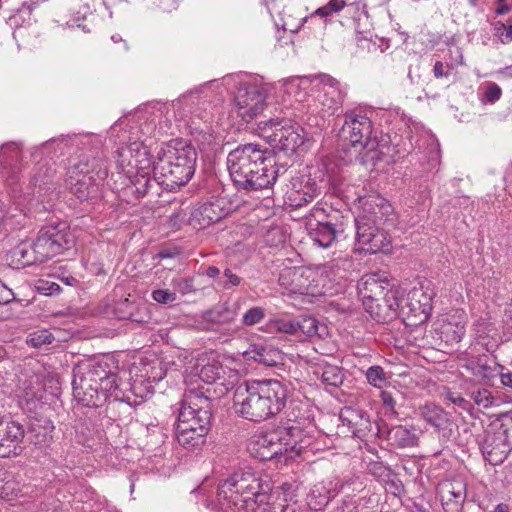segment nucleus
Returning <instances> with one entry per match:
<instances>
[{
  "label": "nucleus",
  "mask_w": 512,
  "mask_h": 512,
  "mask_svg": "<svg viewBox=\"0 0 512 512\" xmlns=\"http://www.w3.org/2000/svg\"><path fill=\"white\" fill-rule=\"evenodd\" d=\"M58 142L65 145L71 142L83 146L80 153L70 161L67 168V182L71 192L80 201H97L101 197L99 181L108 175L101 141L93 135H62L45 142L43 146L48 147Z\"/></svg>",
  "instance_id": "obj_1"
},
{
  "label": "nucleus",
  "mask_w": 512,
  "mask_h": 512,
  "mask_svg": "<svg viewBox=\"0 0 512 512\" xmlns=\"http://www.w3.org/2000/svg\"><path fill=\"white\" fill-rule=\"evenodd\" d=\"M227 168L234 185L247 191L271 188L287 173L285 165H276L266 149L253 143L232 150L227 156Z\"/></svg>",
  "instance_id": "obj_2"
},
{
  "label": "nucleus",
  "mask_w": 512,
  "mask_h": 512,
  "mask_svg": "<svg viewBox=\"0 0 512 512\" xmlns=\"http://www.w3.org/2000/svg\"><path fill=\"white\" fill-rule=\"evenodd\" d=\"M290 394L289 385L276 379L247 381L235 392V412L246 420L261 422L281 413Z\"/></svg>",
  "instance_id": "obj_3"
},
{
  "label": "nucleus",
  "mask_w": 512,
  "mask_h": 512,
  "mask_svg": "<svg viewBox=\"0 0 512 512\" xmlns=\"http://www.w3.org/2000/svg\"><path fill=\"white\" fill-rule=\"evenodd\" d=\"M361 212L354 219L358 250L369 254L389 250V232L395 228L397 217L392 205L379 196L359 198Z\"/></svg>",
  "instance_id": "obj_4"
},
{
  "label": "nucleus",
  "mask_w": 512,
  "mask_h": 512,
  "mask_svg": "<svg viewBox=\"0 0 512 512\" xmlns=\"http://www.w3.org/2000/svg\"><path fill=\"white\" fill-rule=\"evenodd\" d=\"M142 118L139 115H129L119 119L110 128L111 136L118 139L119 145L115 151L116 165L127 175L134 174V171L145 172L151 167L150 153L144 144V137L153 132V125L146 121L141 122Z\"/></svg>",
  "instance_id": "obj_5"
},
{
  "label": "nucleus",
  "mask_w": 512,
  "mask_h": 512,
  "mask_svg": "<svg viewBox=\"0 0 512 512\" xmlns=\"http://www.w3.org/2000/svg\"><path fill=\"white\" fill-rule=\"evenodd\" d=\"M197 153L184 139H173L165 143L153 162L154 179L167 191H174L187 184L195 172Z\"/></svg>",
  "instance_id": "obj_6"
},
{
  "label": "nucleus",
  "mask_w": 512,
  "mask_h": 512,
  "mask_svg": "<svg viewBox=\"0 0 512 512\" xmlns=\"http://www.w3.org/2000/svg\"><path fill=\"white\" fill-rule=\"evenodd\" d=\"M267 490L255 473L236 471L218 485V512H250L265 500Z\"/></svg>",
  "instance_id": "obj_7"
},
{
  "label": "nucleus",
  "mask_w": 512,
  "mask_h": 512,
  "mask_svg": "<svg viewBox=\"0 0 512 512\" xmlns=\"http://www.w3.org/2000/svg\"><path fill=\"white\" fill-rule=\"evenodd\" d=\"M350 217L342 215L331 207L325 208L317 203L309 213L306 223L307 235L314 245L320 248H330L346 238V230Z\"/></svg>",
  "instance_id": "obj_8"
},
{
  "label": "nucleus",
  "mask_w": 512,
  "mask_h": 512,
  "mask_svg": "<svg viewBox=\"0 0 512 512\" xmlns=\"http://www.w3.org/2000/svg\"><path fill=\"white\" fill-rule=\"evenodd\" d=\"M301 435L299 426L279 427L265 434L255 435L248 448L251 454L262 461L288 452L300 454L305 448Z\"/></svg>",
  "instance_id": "obj_9"
},
{
  "label": "nucleus",
  "mask_w": 512,
  "mask_h": 512,
  "mask_svg": "<svg viewBox=\"0 0 512 512\" xmlns=\"http://www.w3.org/2000/svg\"><path fill=\"white\" fill-rule=\"evenodd\" d=\"M341 134L362 155L363 161L374 163L380 160L378 141L372 137V122L366 115L346 112Z\"/></svg>",
  "instance_id": "obj_10"
},
{
  "label": "nucleus",
  "mask_w": 512,
  "mask_h": 512,
  "mask_svg": "<svg viewBox=\"0 0 512 512\" xmlns=\"http://www.w3.org/2000/svg\"><path fill=\"white\" fill-rule=\"evenodd\" d=\"M211 419L212 402L210 397L200 389L187 390L179 410L178 424H186L188 428L208 433Z\"/></svg>",
  "instance_id": "obj_11"
},
{
  "label": "nucleus",
  "mask_w": 512,
  "mask_h": 512,
  "mask_svg": "<svg viewBox=\"0 0 512 512\" xmlns=\"http://www.w3.org/2000/svg\"><path fill=\"white\" fill-rule=\"evenodd\" d=\"M259 127L271 146L285 154L294 153L304 143L303 129L291 120L270 118Z\"/></svg>",
  "instance_id": "obj_12"
},
{
  "label": "nucleus",
  "mask_w": 512,
  "mask_h": 512,
  "mask_svg": "<svg viewBox=\"0 0 512 512\" xmlns=\"http://www.w3.org/2000/svg\"><path fill=\"white\" fill-rule=\"evenodd\" d=\"M268 86L261 80L242 83L235 95L237 114L245 122L260 115L266 107Z\"/></svg>",
  "instance_id": "obj_13"
},
{
  "label": "nucleus",
  "mask_w": 512,
  "mask_h": 512,
  "mask_svg": "<svg viewBox=\"0 0 512 512\" xmlns=\"http://www.w3.org/2000/svg\"><path fill=\"white\" fill-rule=\"evenodd\" d=\"M35 241L37 253L47 261L69 249L74 243V235L67 222L61 221L42 227Z\"/></svg>",
  "instance_id": "obj_14"
},
{
  "label": "nucleus",
  "mask_w": 512,
  "mask_h": 512,
  "mask_svg": "<svg viewBox=\"0 0 512 512\" xmlns=\"http://www.w3.org/2000/svg\"><path fill=\"white\" fill-rule=\"evenodd\" d=\"M74 376L81 378L86 383L100 386L102 390L107 391L114 395L115 400L127 401L130 403V398L124 399L121 395V389L118 384V376L111 370L110 364L102 359L91 361L88 364L78 367L74 370Z\"/></svg>",
  "instance_id": "obj_15"
},
{
  "label": "nucleus",
  "mask_w": 512,
  "mask_h": 512,
  "mask_svg": "<svg viewBox=\"0 0 512 512\" xmlns=\"http://www.w3.org/2000/svg\"><path fill=\"white\" fill-rule=\"evenodd\" d=\"M279 180L288 181L284 197L286 204L290 207L300 208L320 194L316 181L310 175L300 174L287 168V173Z\"/></svg>",
  "instance_id": "obj_16"
},
{
  "label": "nucleus",
  "mask_w": 512,
  "mask_h": 512,
  "mask_svg": "<svg viewBox=\"0 0 512 512\" xmlns=\"http://www.w3.org/2000/svg\"><path fill=\"white\" fill-rule=\"evenodd\" d=\"M316 274L309 268L285 267L279 274V284L292 294L309 295L315 293Z\"/></svg>",
  "instance_id": "obj_17"
},
{
  "label": "nucleus",
  "mask_w": 512,
  "mask_h": 512,
  "mask_svg": "<svg viewBox=\"0 0 512 512\" xmlns=\"http://www.w3.org/2000/svg\"><path fill=\"white\" fill-rule=\"evenodd\" d=\"M26 430L15 420L0 421V458L20 455L25 449Z\"/></svg>",
  "instance_id": "obj_18"
},
{
  "label": "nucleus",
  "mask_w": 512,
  "mask_h": 512,
  "mask_svg": "<svg viewBox=\"0 0 512 512\" xmlns=\"http://www.w3.org/2000/svg\"><path fill=\"white\" fill-rule=\"evenodd\" d=\"M339 419L354 437L361 440H369L379 433L378 426L371 421L369 414L364 410L343 407L340 410Z\"/></svg>",
  "instance_id": "obj_19"
},
{
  "label": "nucleus",
  "mask_w": 512,
  "mask_h": 512,
  "mask_svg": "<svg viewBox=\"0 0 512 512\" xmlns=\"http://www.w3.org/2000/svg\"><path fill=\"white\" fill-rule=\"evenodd\" d=\"M72 386L74 399L85 407H100L109 397H114L113 394L102 390L100 386L86 383L85 380L76 376L73 377Z\"/></svg>",
  "instance_id": "obj_20"
},
{
  "label": "nucleus",
  "mask_w": 512,
  "mask_h": 512,
  "mask_svg": "<svg viewBox=\"0 0 512 512\" xmlns=\"http://www.w3.org/2000/svg\"><path fill=\"white\" fill-rule=\"evenodd\" d=\"M445 512H461L466 500V483L462 480H445L438 488Z\"/></svg>",
  "instance_id": "obj_21"
},
{
  "label": "nucleus",
  "mask_w": 512,
  "mask_h": 512,
  "mask_svg": "<svg viewBox=\"0 0 512 512\" xmlns=\"http://www.w3.org/2000/svg\"><path fill=\"white\" fill-rule=\"evenodd\" d=\"M342 489L343 483L338 478L316 483L307 495V504L315 511L322 510Z\"/></svg>",
  "instance_id": "obj_22"
},
{
  "label": "nucleus",
  "mask_w": 512,
  "mask_h": 512,
  "mask_svg": "<svg viewBox=\"0 0 512 512\" xmlns=\"http://www.w3.org/2000/svg\"><path fill=\"white\" fill-rule=\"evenodd\" d=\"M419 416L442 437L449 438L451 436L453 422L449 414L440 406L427 403L419 408Z\"/></svg>",
  "instance_id": "obj_23"
},
{
  "label": "nucleus",
  "mask_w": 512,
  "mask_h": 512,
  "mask_svg": "<svg viewBox=\"0 0 512 512\" xmlns=\"http://www.w3.org/2000/svg\"><path fill=\"white\" fill-rule=\"evenodd\" d=\"M37 251L36 241L32 244L22 242L8 251L6 260L9 265L17 269L45 262Z\"/></svg>",
  "instance_id": "obj_24"
},
{
  "label": "nucleus",
  "mask_w": 512,
  "mask_h": 512,
  "mask_svg": "<svg viewBox=\"0 0 512 512\" xmlns=\"http://www.w3.org/2000/svg\"><path fill=\"white\" fill-rule=\"evenodd\" d=\"M511 447L503 434L488 438L483 447L486 459L493 465L501 464L508 456Z\"/></svg>",
  "instance_id": "obj_25"
},
{
  "label": "nucleus",
  "mask_w": 512,
  "mask_h": 512,
  "mask_svg": "<svg viewBox=\"0 0 512 512\" xmlns=\"http://www.w3.org/2000/svg\"><path fill=\"white\" fill-rule=\"evenodd\" d=\"M383 304H377L378 310L383 308L387 309V312L382 315L380 311L374 312L369 310L371 315L377 319V321L385 320L386 318H392L398 314L404 315V304L403 297L399 298L396 291L389 290L383 294Z\"/></svg>",
  "instance_id": "obj_26"
},
{
  "label": "nucleus",
  "mask_w": 512,
  "mask_h": 512,
  "mask_svg": "<svg viewBox=\"0 0 512 512\" xmlns=\"http://www.w3.org/2000/svg\"><path fill=\"white\" fill-rule=\"evenodd\" d=\"M390 443L399 448H412L418 446L419 438L413 429L403 425L392 426L387 431Z\"/></svg>",
  "instance_id": "obj_27"
},
{
  "label": "nucleus",
  "mask_w": 512,
  "mask_h": 512,
  "mask_svg": "<svg viewBox=\"0 0 512 512\" xmlns=\"http://www.w3.org/2000/svg\"><path fill=\"white\" fill-rule=\"evenodd\" d=\"M22 159V146L18 142H7L1 146L0 166L2 169L15 173Z\"/></svg>",
  "instance_id": "obj_28"
},
{
  "label": "nucleus",
  "mask_w": 512,
  "mask_h": 512,
  "mask_svg": "<svg viewBox=\"0 0 512 512\" xmlns=\"http://www.w3.org/2000/svg\"><path fill=\"white\" fill-rule=\"evenodd\" d=\"M207 434L208 433H201L197 429L188 428L186 424H177V441L187 450L199 449L205 444Z\"/></svg>",
  "instance_id": "obj_29"
},
{
  "label": "nucleus",
  "mask_w": 512,
  "mask_h": 512,
  "mask_svg": "<svg viewBox=\"0 0 512 512\" xmlns=\"http://www.w3.org/2000/svg\"><path fill=\"white\" fill-rule=\"evenodd\" d=\"M246 360L258 362L266 366H274L278 362V352L261 343L251 344L243 353Z\"/></svg>",
  "instance_id": "obj_30"
},
{
  "label": "nucleus",
  "mask_w": 512,
  "mask_h": 512,
  "mask_svg": "<svg viewBox=\"0 0 512 512\" xmlns=\"http://www.w3.org/2000/svg\"><path fill=\"white\" fill-rule=\"evenodd\" d=\"M222 217L223 212L220 206L212 202L204 203L192 213V221L198 224L200 228H206L218 222Z\"/></svg>",
  "instance_id": "obj_31"
},
{
  "label": "nucleus",
  "mask_w": 512,
  "mask_h": 512,
  "mask_svg": "<svg viewBox=\"0 0 512 512\" xmlns=\"http://www.w3.org/2000/svg\"><path fill=\"white\" fill-rule=\"evenodd\" d=\"M54 426L49 420H35L30 424L26 437L31 443L38 446H46L52 439Z\"/></svg>",
  "instance_id": "obj_32"
},
{
  "label": "nucleus",
  "mask_w": 512,
  "mask_h": 512,
  "mask_svg": "<svg viewBox=\"0 0 512 512\" xmlns=\"http://www.w3.org/2000/svg\"><path fill=\"white\" fill-rule=\"evenodd\" d=\"M195 370L200 380L207 384L216 383L224 374L221 363L214 359L206 361L204 358H199Z\"/></svg>",
  "instance_id": "obj_33"
},
{
  "label": "nucleus",
  "mask_w": 512,
  "mask_h": 512,
  "mask_svg": "<svg viewBox=\"0 0 512 512\" xmlns=\"http://www.w3.org/2000/svg\"><path fill=\"white\" fill-rule=\"evenodd\" d=\"M358 290L366 300L379 301V297L384 294V286L375 274L365 275L358 283Z\"/></svg>",
  "instance_id": "obj_34"
},
{
  "label": "nucleus",
  "mask_w": 512,
  "mask_h": 512,
  "mask_svg": "<svg viewBox=\"0 0 512 512\" xmlns=\"http://www.w3.org/2000/svg\"><path fill=\"white\" fill-rule=\"evenodd\" d=\"M237 315L236 308L228 302L218 303L204 313V319L211 323L225 324L234 321Z\"/></svg>",
  "instance_id": "obj_35"
},
{
  "label": "nucleus",
  "mask_w": 512,
  "mask_h": 512,
  "mask_svg": "<svg viewBox=\"0 0 512 512\" xmlns=\"http://www.w3.org/2000/svg\"><path fill=\"white\" fill-rule=\"evenodd\" d=\"M347 96V89L324 91L318 96V101L322 105L324 115L335 114L342 106Z\"/></svg>",
  "instance_id": "obj_36"
},
{
  "label": "nucleus",
  "mask_w": 512,
  "mask_h": 512,
  "mask_svg": "<svg viewBox=\"0 0 512 512\" xmlns=\"http://www.w3.org/2000/svg\"><path fill=\"white\" fill-rule=\"evenodd\" d=\"M147 13L153 17L171 14L179 7L178 0H143Z\"/></svg>",
  "instance_id": "obj_37"
},
{
  "label": "nucleus",
  "mask_w": 512,
  "mask_h": 512,
  "mask_svg": "<svg viewBox=\"0 0 512 512\" xmlns=\"http://www.w3.org/2000/svg\"><path fill=\"white\" fill-rule=\"evenodd\" d=\"M433 297L434 292L428 287L426 289H424V287H415L409 291V300L419 302L422 307V312H424V319H427L431 312Z\"/></svg>",
  "instance_id": "obj_38"
},
{
  "label": "nucleus",
  "mask_w": 512,
  "mask_h": 512,
  "mask_svg": "<svg viewBox=\"0 0 512 512\" xmlns=\"http://www.w3.org/2000/svg\"><path fill=\"white\" fill-rule=\"evenodd\" d=\"M297 323L299 331L306 336H318L323 338L327 334V327L324 324H320L319 321L312 316L303 317L297 320Z\"/></svg>",
  "instance_id": "obj_39"
},
{
  "label": "nucleus",
  "mask_w": 512,
  "mask_h": 512,
  "mask_svg": "<svg viewBox=\"0 0 512 512\" xmlns=\"http://www.w3.org/2000/svg\"><path fill=\"white\" fill-rule=\"evenodd\" d=\"M345 372L343 368L335 365H325L321 373V381L326 386L339 387L343 384Z\"/></svg>",
  "instance_id": "obj_40"
},
{
  "label": "nucleus",
  "mask_w": 512,
  "mask_h": 512,
  "mask_svg": "<svg viewBox=\"0 0 512 512\" xmlns=\"http://www.w3.org/2000/svg\"><path fill=\"white\" fill-rule=\"evenodd\" d=\"M134 173L136 174L133 182L134 193L137 197H143L150 191L153 184L157 182L149 176V169L145 170V172L134 171Z\"/></svg>",
  "instance_id": "obj_41"
},
{
  "label": "nucleus",
  "mask_w": 512,
  "mask_h": 512,
  "mask_svg": "<svg viewBox=\"0 0 512 512\" xmlns=\"http://www.w3.org/2000/svg\"><path fill=\"white\" fill-rule=\"evenodd\" d=\"M465 334L464 325L446 322L441 326V337L447 343H459Z\"/></svg>",
  "instance_id": "obj_42"
},
{
  "label": "nucleus",
  "mask_w": 512,
  "mask_h": 512,
  "mask_svg": "<svg viewBox=\"0 0 512 512\" xmlns=\"http://www.w3.org/2000/svg\"><path fill=\"white\" fill-rule=\"evenodd\" d=\"M365 376L367 379V382L378 389H381L384 387V385L388 382V375L384 371V369L379 365H374L369 367L366 372Z\"/></svg>",
  "instance_id": "obj_43"
},
{
  "label": "nucleus",
  "mask_w": 512,
  "mask_h": 512,
  "mask_svg": "<svg viewBox=\"0 0 512 512\" xmlns=\"http://www.w3.org/2000/svg\"><path fill=\"white\" fill-rule=\"evenodd\" d=\"M210 82L201 84L190 91L180 95L177 99L171 102V106L174 110H180L183 106L188 105V102L191 101L194 103V99L198 98L204 90L207 88Z\"/></svg>",
  "instance_id": "obj_44"
},
{
  "label": "nucleus",
  "mask_w": 512,
  "mask_h": 512,
  "mask_svg": "<svg viewBox=\"0 0 512 512\" xmlns=\"http://www.w3.org/2000/svg\"><path fill=\"white\" fill-rule=\"evenodd\" d=\"M268 327L271 332H279L291 335L299 332L297 321L290 319H273L269 322Z\"/></svg>",
  "instance_id": "obj_45"
},
{
  "label": "nucleus",
  "mask_w": 512,
  "mask_h": 512,
  "mask_svg": "<svg viewBox=\"0 0 512 512\" xmlns=\"http://www.w3.org/2000/svg\"><path fill=\"white\" fill-rule=\"evenodd\" d=\"M54 340V337L51 332L48 330H38L33 333H30L27 337V344L39 348L43 345L51 344Z\"/></svg>",
  "instance_id": "obj_46"
},
{
  "label": "nucleus",
  "mask_w": 512,
  "mask_h": 512,
  "mask_svg": "<svg viewBox=\"0 0 512 512\" xmlns=\"http://www.w3.org/2000/svg\"><path fill=\"white\" fill-rule=\"evenodd\" d=\"M265 317V309L259 306L248 309L242 316L244 326H253L260 323Z\"/></svg>",
  "instance_id": "obj_47"
},
{
  "label": "nucleus",
  "mask_w": 512,
  "mask_h": 512,
  "mask_svg": "<svg viewBox=\"0 0 512 512\" xmlns=\"http://www.w3.org/2000/svg\"><path fill=\"white\" fill-rule=\"evenodd\" d=\"M171 286L175 292H179L182 295L190 294L195 292L194 279L191 277H177L171 280Z\"/></svg>",
  "instance_id": "obj_48"
},
{
  "label": "nucleus",
  "mask_w": 512,
  "mask_h": 512,
  "mask_svg": "<svg viewBox=\"0 0 512 512\" xmlns=\"http://www.w3.org/2000/svg\"><path fill=\"white\" fill-rule=\"evenodd\" d=\"M346 5L345 0H329L326 5L318 8L314 14L321 18H326L333 13L340 12Z\"/></svg>",
  "instance_id": "obj_49"
},
{
  "label": "nucleus",
  "mask_w": 512,
  "mask_h": 512,
  "mask_svg": "<svg viewBox=\"0 0 512 512\" xmlns=\"http://www.w3.org/2000/svg\"><path fill=\"white\" fill-rule=\"evenodd\" d=\"M313 80L318 81L319 84H322L324 87V91L347 89L346 85L341 84L337 79H335L329 74H317L313 77Z\"/></svg>",
  "instance_id": "obj_50"
},
{
  "label": "nucleus",
  "mask_w": 512,
  "mask_h": 512,
  "mask_svg": "<svg viewBox=\"0 0 512 512\" xmlns=\"http://www.w3.org/2000/svg\"><path fill=\"white\" fill-rule=\"evenodd\" d=\"M474 403L482 408H489L493 404V396L487 389H477L471 392Z\"/></svg>",
  "instance_id": "obj_51"
},
{
  "label": "nucleus",
  "mask_w": 512,
  "mask_h": 512,
  "mask_svg": "<svg viewBox=\"0 0 512 512\" xmlns=\"http://www.w3.org/2000/svg\"><path fill=\"white\" fill-rule=\"evenodd\" d=\"M55 170L50 167H46L45 165H41L38 168V171L34 174L32 181L35 186H43L48 184L54 177Z\"/></svg>",
  "instance_id": "obj_52"
},
{
  "label": "nucleus",
  "mask_w": 512,
  "mask_h": 512,
  "mask_svg": "<svg viewBox=\"0 0 512 512\" xmlns=\"http://www.w3.org/2000/svg\"><path fill=\"white\" fill-rule=\"evenodd\" d=\"M152 299L158 304L169 305L177 300V294L175 291L168 289H156L151 293Z\"/></svg>",
  "instance_id": "obj_53"
},
{
  "label": "nucleus",
  "mask_w": 512,
  "mask_h": 512,
  "mask_svg": "<svg viewBox=\"0 0 512 512\" xmlns=\"http://www.w3.org/2000/svg\"><path fill=\"white\" fill-rule=\"evenodd\" d=\"M38 6V2L34 0H30L29 2H24L21 7L17 9L16 14H14L11 19L17 23L18 19H22L23 21H30L31 14L33 10Z\"/></svg>",
  "instance_id": "obj_54"
},
{
  "label": "nucleus",
  "mask_w": 512,
  "mask_h": 512,
  "mask_svg": "<svg viewBox=\"0 0 512 512\" xmlns=\"http://www.w3.org/2000/svg\"><path fill=\"white\" fill-rule=\"evenodd\" d=\"M494 35L499 38L501 43L508 44L512 41V23L506 25L498 21L494 24Z\"/></svg>",
  "instance_id": "obj_55"
},
{
  "label": "nucleus",
  "mask_w": 512,
  "mask_h": 512,
  "mask_svg": "<svg viewBox=\"0 0 512 512\" xmlns=\"http://www.w3.org/2000/svg\"><path fill=\"white\" fill-rule=\"evenodd\" d=\"M285 241L286 236L282 229L279 227L270 229L265 235V243L271 247H277L280 244H283Z\"/></svg>",
  "instance_id": "obj_56"
},
{
  "label": "nucleus",
  "mask_w": 512,
  "mask_h": 512,
  "mask_svg": "<svg viewBox=\"0 0 512 512\" xmlns=\"http://www.w3.org/2000/svg\"><path fill=\"white\" fill-rule=\"evenodd\" d=\"M404 304V315H412L414 317H419L420 321L424 319V312H422V307L419 302L409 300V293L406 297H403Z\"/></svg>",
  "instance_id": "obj_57"
},
{
  "label": "nucleus",
  "mask_w": 512,
  "mask_h": 512,
  "mask_svg": "<svg viewBox=\"0 0 512 512\" xmlns=\"http://www.w3.org/2000/svg\"><path fill=\"white\" fill-rule=\"evenodd\" d=\"M218 284L224 289H230L239 286L241 284V278L231 269L227 268L223 272V278L218 280Z\"/></svg>",
  "instance_id": "obj_58"
},
{
  "label": "nucleus",
  "mask_w": 512,
  "mask_h": 512,
  "mask_svg": "<svg viewBox=\"0 0 512 512\" xmlns=\"http://www.w3.org/2000/svg\"><path fill=\"white\" fill-rule=\"evenodd\" d=\"M270 496L268 495V490L266 491V498L261 503H257V508L251 510L250 512H284L283 506L281 504H275L269 502Z\"/></svg>",
  "instance_id": "obj_59"
},
{
  "label": "nucleus",
  "mask_w": 512,
  "mask_h": 512,
  "mask_svg": "<svg viewBox=\"0 0 512 512\" xmlns=\"http://www.w3.org/2000/svg\"><path fill=\"white\" fill-rule=\"evenodd\" d=\"M380 399L383 407L386 409V414L396 416V400L392 394L387 391H382L380 394Z\"/></svg>",
  "instance_id": "obj_60"
},
{
  "label": "nucleus",
  "mask_w": 512,
  "mask_h": 512,
  "mask_svg": "<svg viewBox=\"0 0 512 512\" xmlns=\"http://www.w3.org/2000/svg\"><path fill=\"white\" fill-rule=\"evenodd\" d=\"M453 68L454 67L451 64L444 65L443 62L436 61L433 67V75L436 79L448 77L451 74V70Z\"/></svg>",
  "instance_id": "obj_61"
},
{
  "label": "nucleus",
  "mask_w": 512,
  "mask_h": 512,
  "mask_svg": "<svg viewBox=\"0 0 512 512\" xmlns=\"http://www.w3.org/2000/svg\"><path fill=\"white\" fill-rule=\"evenodd\" d=\"M501 95H502V90L495 83L490 84L485 91V99L489 103L496 102L497 100L500 99Z\"/></svg>",
  "instance_id": "obj_62"
},
{
  "label": "nucleus",
  "mask_w": 512,
  "mask_h": 512,
  "mask_svg": "<svg viewBox=\"0 0 512 512\" xmlns=\"http://www.w3.org/2000/svg\"><path fill=\"white\" fill-rule=\"evenodd\" d=\"M15 299L13 291L0 281V305H6Z\"/></svg>",
  "instance_id": "obj_63"
},
{
  "label": "nucleus",
  "mask_w": 512,
  "mask_h": 512,
  "mask_svg": "<svg viewBox=\"0 0 512 512\" xmlns=\"http://www.w3.org/2000/svg\"><path fill=\"white\" fill-rule=\"evenodd\" d=\"M450 400L457 405L458 407L462 408L463 410H469L471 408V403L467 400H465L461 396L457 397H451Z\"/></svg>",
  "instance_id": "obj_64"
}]
</instances>
